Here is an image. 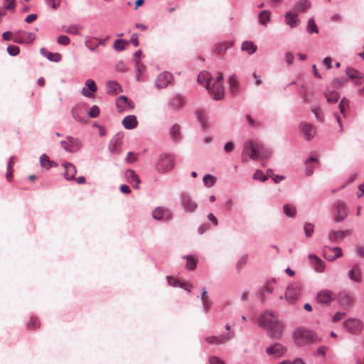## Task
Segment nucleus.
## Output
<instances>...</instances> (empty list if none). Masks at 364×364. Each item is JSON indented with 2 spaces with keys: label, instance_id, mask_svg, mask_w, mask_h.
I'll return each mask as SVG.
<instances>
[{
  "label": "nucleus",
  "instance_id": "obj_1",
  "mask_svg": "<svg viewBox=\"0 0 364 364\" xmlns=\"http://www.w3.org/2000/svg\"><path fill=\"white\" fill-rule=\"evenodd\" d=\"M258 323L260 327L267 329L270 337L277 339L282 336L284 326L278 320L274 312L269 310L265 311L259 316Z\"/></svg>",
  "mask_w": 364,
  "mask_h": 364
},
{
  "label": "nucleus",
  "instance_id": "obj_2",
  "mask_svg": "<svg viewBox=\"0 0 364 364\" xmlns=\"http://www.w3.org/2000/svg\"><path fill=\"white\" fill-rule=\"evenodd\" d=\"M223 77L221 73H218L215 80L208 81L206 84V89L215 100H221L224 96V87L222 85Z\"/></svg>",
  "mask_w": 364,
  "mask_h": 364
},
{
  "label": "nucleus",
  "instance_id": "obj_3",
  "mask_svg": "<svg viewBox=\"0 0 364 364\" xmlns=\"http://www.w3.org/2000/svg\"><path fill=\"white\" fill-rule=\"evenodd\" d=\"M264 149L265 146L263 144L249 141L245 143L243 152L249 155L251 159L257 160L264 156L263 154Z\"/></svg>",
  "mask_w": 364,
  "mask_h": 364
},
{
  "label": "nucleus",
  "instance_id": "obj_4",
  "mask_svg": "<svg viewBox=\"0 0 364 364\" xmlns=\"http://www.w3.org/2000/svg\"><path fill=\"white\" fill-rule=\"evenodd\" d=\"M316 339L315 333L312 331L297 328V346H305L314 343Z\"/></svg>",
  "mask_w": 364,
  "mask_h": 364
},
{
  "label": "nucleus",
  "instance_id": "obj_5",
  "mask_svg": "<svg viewBox=\"0 0 364 364\" xmlns=\"http://www.w3.org/2000/svg\"><path fill=\"white\" fill-rule=\"evenodd\" d=\"M174 166L173 158L170 155L161 156L157 164L156 170L161 173H165L173 168Z\"/></svg>",
  "mask_w": 364,
  "mask_h": 364
},
{
  "label": "nucleus",
  "instance_id": "obj_6",
  "mask_svg": "<svg viewBox=\"0 0 364 364\" xmlns=\"http://www.w3.org/2000/svg\"><path fill=\"white\" fill-rule=\"evenodd\" d=\"M63 148L68 152H75L80 150L82 145L78 139L67 136L66 140L60 142Z\"/></svg>",
  "mask_w": 364,
  "mask_h": 364
},
{
  "label": "nucleus",
  "instance_id": "obj_7",
  "mask_svg": "<svg viewBox=\"0 0 364 364\" xmlns=\"http://www.w3.org/2000/svg\"><path fill=\"white\" fill-rule=\"evenodd\" d=\"M36 39V35L31 32L18 31L14 35L13 41L17 43H31Z\"/></svg>",
  "mask_w": 364,
  "mask_h": 364
},
{
  "label": "nucleus",
  "instance_id": "obj_8",
  "mask_svg": "<svg viewBox=\"0 0 364 364\" xmlns=\"http://www.w3.org/2000/svg\"><path fill=\"white\" fill-rule=\"evenodd\" d=\"M343 327L351 333H358L363 329V323L358 319L349 318L343 322Z\"/></svg>",
  "mask_w": 364,
  "mask_h": 364
},
{
  "label": "nucleus",
  "instance_id": "obj_9",
  "mask_svg": "<svg viewBox=\"0 0 364 364\" xmlns=\"http://www.w3.org/2000/svg\"><path fill=\"white\" fill-rule=\"evenodd\" d=\"M299 129L301 134L306 141H311L316 135V127L307 122H301Z\"/></svg>",
  "mask_w": 364,
  "mask_h": 364
},
{
  "label": "nucleus",
  "instance_id": "obj_10",
  "mask_svg": "<svg viewBox=\"0 0 364 364\" xmlns=\"http://www.w3.org/2000/svg\"><path fill=\"white\" fill-rule=\"evenodd\" d=\"M323 256L328 261H333L342 256V250L338 247H324Z\"/></svg>",
  "mask_w": 364,
  "mask_h": 364
},
{
  "label": "nucleus",
  "instance_id": "obj_11",
  "mask_svg": "<svg viewBox=\"0 0 364 364\" xmlns=\"http://www.w3.org/2000/svg\"><path fill=\"white\" fill-rule=\"evenodd\" d=\"M173 79L171 73L163 72L160 73L155 80V85L158 89H164L166 87Z\"/></svg>",
  "mask_w": 364,
  "mask_h": 364
},
{
  "label": "nucleus",
  "instance_id": "obj_12",
  "mask_svg": "<svg viewBox=\"0 0 364 364\" xmlns=\"http://www.w3.org/2000/svg\"><path fill=\"white\" fill-rule=\"evenodd\" d=\"M336 298V294L330 290L324 289L320 291L316 296L317 302L321 304H329Z\"/></svg>",
  "mask_w": 364,
  "mask_h": 364
},
{
  "label": "nucleus",
  "instance_id": "obj_13",
  "mask_svg": "<svg viewBox=\"0 0 364 364\" xmlns=\"http://www.w3.org/2000/svg\"><path fill=\"white\" fill-rule=\"evenodd\" d=\"M116 106L118 112H123L133 109L134 104L129 100L127 97L120 96L116 100Z\"/></svg>",
  "mask_w": 364,
  "mask_h": 364
},
{
  "label": "nucleus",
  "instance_id": "obj_14",
  "mask_svg": "<svg viewBox=\"0 0 364 364\" xmlns=\"http://www.w3.org/2000/svg\"><path fill=\"white\" fill-rule=\"evenodd\" d=\"M97 90L95 82L92 79H88L85 82V86L82 89L81 93L87 97H93L94 93Z\"/></svg>",
  "mask_w": 364,
  "mask_h": 364
},
{
  "label": "nucleus",
  "instance_id": "obj_15",
  "mask_svg": "<svg viewBox=\"0 0 364 364\" xmlns=\"http://www.w3.org/2000/svg\"><path fill=\"white\" fill-rule=\"evenodd\" d=\"M152 216L156 220H169L172 218V214L168 209L158 207L154 210Z\"/></svg>",
  "mask_w": 364,
  "mask_h": 364
},
{
  "label": "nucleus",
  "instance_id": "obj_16",
  "mask_svg": "<svg viewBox=\"0 0 364 364\" xmlns=\"http://www.w3.org/2000/svg\"><path fill=\"white\" fill-rule=\"evenodd\" d=\"M287 352L286 348L280 343H275L266 348V353L269 355H273L275 358L282 356Z\"/></svg>",
  "mask_w": 364,
  "mask_h": 364
},
{
  "label": "nucleus",
  "instance_id": "obj_17",
  "mask_svg": "<svg viewBox=\"0 0 364 364\" xmlns=\"http://www.w3.org/2000/svg\"><path fill=\"white\" fill-rule=\"evenodd\" d=\"M232 338L230 334L220 336H210L205 338V341L210 345H222L229 341Z\"/></svg>",
  "mask_w": 364,
  "mask_h": 364
},
{
  "label": "nucleus",
  "instance_id": "obj_18",
  "mask_svg": "<svg viewBox=\"0 0 364 364\" xmlns=\"http://www.w3.org/2000/svg\"><path fill=\"white\" fill-rule=\"evenodd\" d=\"M123 135L116 134L111 140L109 146V151L112 153H119L122 144Z\"/></svg>",
  "mask_w": 364,
  "mask_h": 364
},
{
  "label": "nucleus",
  "instance_id": "obj_19",
  "mask_svg": "<svg viewBox=\"0 0 364 364\" xmlns=\"http://www.w3.org/2000/svg\"><path fill=\"white\" fill-rule=\"evenodd\" d=\"M337 299L340 304L346 307H350L353 301V296L346 291H341Z\"/></svg>",
  "mask_w": 364,
  "mask_h": 364
},
{
  "label": "nucleus",
  "instance_id": "obj_20",
  "mask_svg": "<svg viewBox=\"0 0 364 364\" xmlns=\"http://www.w3.org/2000/svg\"><path fill=\"white\" fill-rule=\"evenodd\" d=\"M337 213L335 221L341 222L348 215V209L346 204L342 201H338L336 203Z\"/></svg>",
  "mask_w": 364,
  "mask_h": 364
},
{
  "label": "nucleus",
  "instance_id": "obj_21",
  "mask_svg": "<svg viewBox=\"0 0 364 364\" xmlns=\"http://www.w3.org/2000/svg\"><path fill=\"white\" fill-rule=\"evenodd\" d=\"M64 167V177L66 180H74L77 173L76 167L71 163H65L63 164Z\"/></svg>",
  "mask_w": 364,
  "mask_h": 364
},
{
  "label": "nucleus",
  "instance_id": "obj_22",
  "mask_svg": "<svg viewBox=\"0 0 364 364\" xmlns=\"http://www.w3.org/2000/svg\"><path fill=\"white\" fill-rule=\"evenodd\" d=\"M186 103L184 98L180 95H174L169 102V107L173 109H181Z\"/></svg>",
  "mask_w": 364,
  "mask_h": 364
},
{
  "label": "nucleus",
  "instance_id": "obj_23",
  "mask_svg": "<svg viewBox=\"0 0 364 364\" xmlns=\"http://www.w3.org/2000/svg\"><path fill=\"white\" fill-rule=\"evenodd\" d=\"M182 204L185 210L188 212H194L198 208L197 203L188 196L182 197Z\"/></svg>",
  "mask_w": 364,
  "mask_h": 364
},
{
  "label": "nucleus",
  "instance_id": "obj_24",
  "mask_svg": "<svg viewBox=\"0 0 364 364\" xmlns=\"http://www.w3.org/2000/svg\"><path fill=\"white\" fill-rule=\"evenodd\" d=\"M284 298L288 304H294L296 299V287L294 284H290L287 287L285 291Z\"/></svg>",
  "mask_w": 364,
  "mask_h": 364
},
{
  "label": "nucleus",
  "instance_id": "obj_25",
  "mask_svg": "<svg viewBox=\"0 0 364 364\" xmlns=\"http://www.w3.org/2000/svg\"><path fill=\"white\" fill-rule=\"evenodd\" d=\"M125 177L129 183H132L133 182L135 183L134 185H133V187L136 189H138L139 188V185L141 183L139 177L135 173V172L133 170L128 169L125 172Z\"/></svg>",
  "mask_w": 364,
  "mask_h": 364
},
{
  "label": "nucleus",
  "instance_id": "obj_26",
  "mask_svg": "<svg viewBox=\"0 0 364 364\" xmlns=\"http://www.w3.org/2000/svg\"><path fill=\"white\" fill-rule=\"evenodd\" d=\"M106 90L107 93L115 95L119 92H122L121 87L119 84L115 81H108L106 83Z\"/></svg>",
  "mask_w": 364,
  "mask_h": 364
},
{
  "label": "nucleus",
  "instance_id": "obj_27",
  "mask_svg": "<svg viewBox=\"0 0 364 364\" xmlns=\"http://www.w3.org/2000/svg\"><path fill=\"white\" fill-rule=\"evenodd\" d=\"M349 278L355 282H360L362 280L361 270L359 265L356 264L348 272Z\"/></svg>",
  "mask_w": 364,
  "mask_h": 364
},
{
  "label": "nucleus",
  "instance_id": "obj_28",
  "mask_svg": "<svg viewBox=\"0 0 364 364\" xmlns=\"http://www.w3.org/2000/svg\"><path fill=\"white\" fill-rule=\"evenodd\" d=\"M40 53L42 55H43L50 61L57 63L61 60V55L60 53H51L44 48L40 49Z\"/></svg>",
  "mask_w": 364,
  "mask_h": 364
},
{
  "label": "nucleus",
  "instance_id": "obj_29",
  "mask_svg": "<svg viewBox=\"0 0 364 364\" xmlns=\"http://www.w3.org/2000/svg\"><path fill=\"white\" fill-rule=\"evenodd\" d=\"M350 233L349 230L331 231L328 234V239L331 242H336L339 238H343Z\"/></svg>",
  "mask_w": 364,
  "mask_h": 364
},
{
  "label": "nucleus",
  "instance_id": "obj_30",
  "mask_svg": "<svg viewBox=\"0 0 364 364\" xmlns=\"http://www.w3.org/2000/svg\"><path fill=\"white\" fill-rule=\"evenodd\" d=\"M309 259H311L316 271L322 272L324 270V262L322 261L319 257H318L316 255H309Z\"/></svg>",
  "mask_w": 364,
  "mask_h": 364
},
{
  "label": "nucleus",
  "instance_id": "obj_31",
  "mask_svg": "<svg viewBox=\"0 0 364 364\" xmlns=\"http://www.w3.org/2000/svg\"><path fill=\"white\" fill-rule=\"evenodd\" d=\"M123 126L127 129H132L136 127L137 120L134 115H129L122 120Z\"/></svg>",
  "mask_w": 364,
  "mask_h": 364
},
{
  "label": "nucleus",
  "instance_id": "obj_32",
  "mask_svg": "<svg viewBox=\"0 0 364 364\" xmlns=\"http://www.w3.org/2000/svg\"><path fill=\"white\" fill-rule=\"evenodd\" d=\"M136 79L137 81H142L144 80V74L146 71V66L141 63L138 60H136Z\"/></svg>",
  "mask_w": 364,
  "mask_h": 364
},
{
  "label": "nucleus",
  "instance_id": "obj_33",
  "mask_svg": "<svg viewBox=\"0 0 364 364\" xmlns=\"http://www.w3.org/2000/svg\"><path fill=\"white\" fill-rule=\"evenodd\" d=\"M257 46L252 41H245L242 43L241 49L247 52L248 54L252 55L257 50Z\"/></svg>",
  "mask_w": 364,
  "mask_h": 364
},
{
  "label": "nucleus",
  "instance_id": "obj_34",
  "mask_svg": "<svg viewBox=\"0 0 364 364\" xmlns=\"http://www.w3.org/2000/svg\"><path fill=\"white\" fill-rule=\"evenodd\" d=\"M326 100L328 103L334 104L338 102L339 94L335 90H327L324 93Z\"/></svg>",
  "mask_w": 364,
  "mask_h": 364
},
{
  "label": "nucleus",
  "instance_id": "obj_35",
  "mask_svg": "<svg viewBox=\"0 0 364 364\" xmlns=\"http://www.w3.org/2000/svg\"><path fill=\"white\" fill-rule=\"evenodd\" d=\"M40 163L41 166L46 169H49L53 166H56V164L53 161H50L49 157L45 154L41 156Z\"/></svg>",
  "mask_w": 364,
  "mask_h": 364
},
{
  "label": "nucleus",
  "instance_id": "obj_36",
  "mask_svg": "<svg viewBox=\"0 0 364 364\" xmlns=\"http://www.w3.org/2000/svg\"><path fill=\"white\" fill-rule=\"evenodd\" d=\"M312 162H318V160L316 158L311 156L308 158L305 161V173L306 176H309L313 173L314 166L311 164Z\"/></svg>",
  "mask_w": 364,
  "mask_h": 364
},
{
  "label": "nucleus",
  "instance_id": "obj_37",
  "mask_svg": "<svg viewBox=\"0 0 364 364\" xmlns=\"http://www.w3.org/2000/svg\"><path fill=\"white\" fill-rule=\"evenodd\" d=\"M170 134L173 140L178 141L181 139V127L178 124H176L172 126L170 129Z\"/></svg>",
  "mask_w": 364,
  "mask_h": 364
},
{
  "label": "nucleus",
  "instance_id": "obj_38",
  "mask_svg": "<svg viewBox=\"0 0 364 364\" xmlns=\"http://www.w3.org/2000/svg\"><path fill=\"white\" fill-rule=\"evenodd\" d=\"M231 46H232V43H230L229 42H224V43H218L213 47V51L215 53L219 54V53L228 50L229 48L231 47Z\"/></svg>",
  "mask_w": 364,
  "mask_h": 364
},
{
  "label": "nucleus",
  "instance_id": "obj_39",
  "mask_svg": "<svg viewBox=\"0 0 364 364\" xmlns=\"http://www.w3.org/2000/svg\"><path fill=\"white\" fill-rule=\"evenodd\" d=\"M201 300L203 302V306L205 310H208L210 306L212 305V302L209 299V296L208 295L205 287L203 288V294L201 296Z\"/></svg>",
  "mask_w": 364,
  "mask_h": 364
},
{
  "label": "nucleus",
  "instance_id": "obj_40",
  "mask_svg": "<svg viewBox=\"0 0 364 364\" xmlns=\"http://www.w3.org/2000/svg\"><path fill=\"white\" fill-rule=\"evenodd\" d=\"M285 23L290 27L293 28L296 23L295 14L291 11H288L285 14Z\"/></svg>",
  "mask_w": 364,
  "mask_h": 364
},
{
  "label": "nucleus",
  "instance_id": "obj_41",
  "mask_svg": "<svg viewBox=\"0 0 364 364\" xmlns=\"http://www.w3.org/2000/svg\"><path fill=\"white\" fill-rule=\"evenodd\" d=\"M41 326L39 320L36 317H31L26 323L27 328L34 330L38 328Z\"/></svg>",
  "mask_w": 364,
  "mask_h": 364
},
{
  "label": "nucleus",
  "instance_id": "obj_42",
  "mask_svg": "<svg viewBox=\"0 0 364 364\" xmlns=\"http://www.w3.org/2000/svg\"><path fill=\"white\" fill-rule=\"evenodd\" d=\"M198 260L193 256L186 257V268L189 270H193L196 267Z\"/></svg>",
  "mask_w": 364,
  "mask_h": 364
},
{
  "label": "nucleus",
  "instance_id": "obj_43",
  "mask_svg": "<svg viewBox=\"0 0 364 364\" xmlns=\"http://www.w3.org/2000/svg\"><path fill=\"white\" fill-rule=\"evenodd\" d=\"M270 16H271V14L269 11H267V10H264L262 11L259 15V22L262 24V25H266V23L270 21Z\"/></svg>",
  "mask_w": 364,
  "mask_h": 364
},
{
  "label": "nucleus",
  "instance_id": "obj_44",
  "mask_svg": "<svg viewBox=\"0 0 364 364\" xmlns=\"http://www.w3.org/2000/svg\"><path fill=\"white\" fill-rule=\"evenodd\" d=\"M198 81L200 84H207L208 81L212 82L213 79L210 77L208 73H200L198 76Z\"/></svg>",
  "mask_w": 364,
  "mask_h": 364
},
{
  "label": "nucleus",
  "instance_id": "obj_45",
  "mask_svg": "<svg viewBox=\"0 0 364 364\" xmlns=\"http://www.w3.org/2000/svg\"><path fill=\"white\" fill-rule=\"evenodd\" d=\"M284 213L290 218H294L295 215V210L294 205L289 204H284L283 206Z\"/></svg>",
  "mask_w": 364,
  "mask_h": 364
},
{
  "label": "nucleus",
  "instance_id": "obj_46",
  "mask_svg": "<svg viewBox=\"0 0 364 364\" xmlns=\"http://www.w3.org/2000/svg\"><path fill=\"white\" fill-rule=\"evenodd\" d=\"M306 29L309 33H318V28H317L316 24L313 18H310L308 21Z\"/></svg>",
  "mask_w": 364,
  "mask_h": 364
},
{
  "label": "nucleus",
  "instance_id": "obj_47",
  "mask_svg": "<svg viewBox=\"0 0 364 364\" xmlns=\"http://www.w3.org/2000/svg\"><path fill=\"white\" fill-rule=\"evenodd\" d=\"M203 182L205 184V186L210 187L213 186L215 183L216 182V178L213 176H211L210 174H206L203 176Z\"/></svg>",
  "mask_w": 364,
  "mask_h": 364
},
{
  "label": "nucleus",
  "instance_id": "obj_48",
  "mask_svg": "<svg viewBox=\"0 0 364 364\" xmlns=\"http://www.w3.org/2000/svg\"><path fill=\"white\" fill-rule=\"evenodd\" d=\"M311 6V3L308 0H301L297 2V11H305L309 9Z\"/></svg>",
  "mask_w": 364,
  "mask_h": 364
},
{
  "label": "nucleus",
  "instance_id": "obj_49",
  "mask_svg": "<svg viewBox=\"0 0 364 364\" xmlns=\"http://www.w3.org/2000/svg\"><path fill=\"white\" fill-rule=\"evenodd\" d=\"M229 85L230 91L234 93L236 92L237 88V81L235 75H232L229 78Z\"/></svg>",
  "mask_w": 364,
  "mask_h": 364
},
{
  "label": "nucleus",
  "instance_id": "obj_50",
  "mask_svg": "<svg viewBox=\"0 0 364 364\" xmlns=\"http://www.w3.org/2000/svg\"><path fill=\"white\" fill-rule=\"evenodd\" d=\"M127 45V42L122 39H117L114 43V48L117 50H122Z\"/></svg>",
  "mask_w": 364,
  "mask_h": 364
},
{
  "label": "nucleus",
  "instance_id": "obj_51",
  "mask_svg": "<svg viewBox=\"0 0 364 364\" xmlns=\"http://www.w3.org/2000/svg\"><path fill=\"white\" fill-rule=\"evenodd\" d=\"M361 73L354 69V68H348L346 69V75L351 79H354V78H356V77H358L359 78V76Z\"/></svg>",
  "mask_w": 364,
  "mask_h": 364
},
{
  "label": "nucleus",
  "instance_id": "obj_52",
  "mask_svg": "<svg viewBox=\"0 0 364 364\" xmlns=\"http://www.w3.org/2000/svg\"><path fill=\"white\" fill-rule=\"evenodd\" d=\"M304 230L305 232L306 237H309L314 232V225L312 223H305Z\"/></svg>",
  "mask_w": 364,
  "mask_h": 364
},
{
  "label": "nucleus",
  "instance_id": "obj_53",
  "mask_svg": "<svg viewBox=\"0 0 364 364\" xmlns=\"http://www.w3.org/2000/svg\"><path fill=\"white\" fill-rule=\"evenodd\" d=\"M313 113L314 114L315 117L316 118V119L318 122H323L324 121V114L321 112L320 108H315V109H313Z\"/></svg>",
  "mask_w": 364,
  "mask_h": 364
},
{
  "label": "nucleus",
  "instance_id": "obj_54",
  "mask_svg": "<svg viewBox=\"0 0 364 364\" xmlns=\"http://www.w3.org/2000/svg\"><path fill=\"white\" fill-rule=\"evenodd\" d=\"M7 51L11 55L15 56L19 53L20 49L17 46L10 45L7 47Z\"/></svg>",
  "mask_w": 364,
  "mask_h": 364
},
{
  "label": "nucleus",
  "instance_id": "obj_55",
  "mask_svg": "<svg viewBox=\"0 0 364 364\" xmlns=\"http://www.w3.org/2000/svg\"><path fill=\"white\" fill-rule=\"evenodd\" d=\"M82 28L77 26V25H72V26H70L66 30H65V32H67L68 33H70V34H73V35H77L79 33V31Z\"/></svg>",
  "mask_w": 364,
  "mask_h": 364
},
{
  "label": "nucleus",
  "instance_id": "obj_56",
  "mask_svg": "<svg viewBox=\"0 0 364 364\" xmlns=\"http://www.w3.org/2000/svg\"><path fill=\"white\" fill-rule=\"evenodd\" d=\"M57 41L60 45L68 46L70 43V39L67 36L61 35L58 38Z\"/></svg>",
  "mask_w": 364,
  "mask_h": 364
},
{
  "label": "nucleus",
  "instance_id": "obj_57",
  "mask_svg": "<svg viewBox=\"0 0 364 364\" xmlns=\"http://www.w3.org/2000/svg\"><path fill=\"white\" fill-rule=\"evenodd\" d=\"M100 108L96 105H93L90 109L89 116L92 118L97 117L100 114Z\"/></svg>",
  "mask_w": 364,
  "mask_h": 364
},
{
  "label": "nucleus",
  "instance_id": "obj_58",
  "mask_svg": "<svg viewBox=\"0 0 364 364\" xmlns=\"http://www.w3.org/2000/svg\"><path fill=\"white\" fill-rule=\"evenodd\" d=\"M4 6L6 9L14 11L16 6L15 0H4Z\"/></svg>",
  "mask_w": 364,
  "mask_h": 364
},
{
  "label": "nucleus",
  "instance_id": "obj_59",
  "mask_svg": "<svg viewBox=\"0 0 364 364\" xmlns=\"http://www.w3.org/2000/svg\"><path fill=\"white\" fill-rule=\"evenodd\" d=\"M346 79L344 77L336 78L332 81V86L333 87H341L346 82Z\"/></svg>",
  "mask_w": 364,
  "mask_h": 364
},
{
  "label": "nucleus",
  "instance_id": "obj_60",
  "mask_svg": "<svg viewBox=\"0 0 364 364\" xmlns=\"http://www.w3.org/2000/svg\"><path fill=\"white\" fill-rule=\"evenodd\" d=\"M247 256L245 255V256H242L240 259L239 261L237 262V264H236V268L237 269L238 272H240L241 270V269L247 263Z\"/></svg>",
  "mask_w": 364,
  "mask_h": 364
},
{
  "label": "nucleus",
  "instance_id": "obj_61",
  "mask_svg": "<svg viewBox=\"0 0 364 364\" xmlns=\"http://www.w3.org/2000/svg\"><path fill=\"white\" fill-rule=\"evenodd\" d=\"M254 179L255 180H260L261 181H265L267 180V176L263 174V173L257 170L253 176Z\"/></svg>",
  "mask_w": 364,
  "mask_h": 364
},
{
  "label": "nucleus",
  "instance_id": "obj_62",
  "mask_svg": "<svg viewBox=\"0 0 364 364\" xmlns=\"http://www.w3.org/2000/svg\"><path fill=\"white\" fill-rule=\"evenodd\" d=\"M285 60L287 65H292L294 60V55L291 52H287L285 55Z\"/></svg>",
  "mask_w": 364,
  "mask_h": 364
},
{
  "label": "nucleus",
  "instance_id": "obj_63",
  "mask_svg": "<svg viewBox=\"0 0 364 364\" xmlns=\"http://www.w3.org/2000/svg\"><path fill=\"white\" fill-rule=\"evenodd\" d=\"M137 159L136 155L133 152H129L127 155L126 160L128 163H133Z\"/></svg>",
  "mask_w": 364,
  "mask_h": 364
},
{
  "label": "nucleus",
  "instance_id": "obj_64",
  "mask_svg": "<svg viewBox=\"0 0 364 364\" xmlns=\"http://www.w3.org/2000/svg\"><path fill=\"white\" fill-rule=\"evenodd\" d=\"M209 363L210 364H225L222 360L215 356L210 357L209 358Z\"/></svg>",
  "mask_w": 364,
  "mask_h": 364
}]
</instances>
